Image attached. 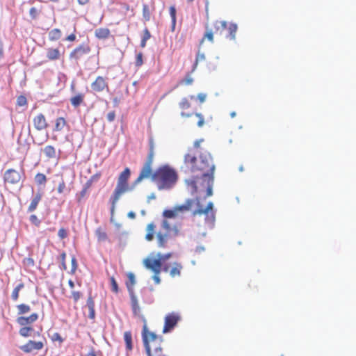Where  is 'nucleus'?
<instances>
[{
	"label": "nucleus",
	"instance_id": "nucleus-33",
	"mask_svg": "<svg viewBox=\"0 0 356 356\" xmlns=\"http://www.w3.org/2000/svg\"><path fill=\"white\" fill-rule=\"evenodd\" d=\"M95 234L99 241H105L108 239L106 232L101 227H98L95 231Z\"/></svg>",
	"mask_w": 356,
	"mask_h": 356
},
{
	"label": "nucleus",
	"instance_id": "nucleus-22",
	"mask_svg": "<svg viewBox=\"0 0 356 356\" xmlns=\"http://www.w3.org/2000/svg\"><path fill=\"white\" fill-rule=\"evenodd\" d=\"M94 34L99 40H106L110 37L111 31L108 28L100 27L95 29Z\"/></svg>",
	"mask_w": 356,
	"mask_h": 356
},
{
	"label": "nucleus",
	"instance_id": "nucleus-54",
	"mask_svg": "<svg viewBox=\"0 0 356 356\" xmlns=\"http://www.w3.org/2000/svg\"><path fill=\"white\" fill-rule=\"evenodd\" d=\"M136 65L137 67H140L143 65V54L141 52L138 53L137 55H136Z\"/></svg>",
	"mask_w": 356,
	"mask_h": 356
},
{
	"label": "nucleus",
	"instance_id": "nucleus-47",
	"mask_svg": "<svg viewBox=\"0 0 356 356\" xmlns=\"http://www.w3.org/2000/svg\"><path fill=\"white\" fill-rule=\"evenodd\" d=\"M71 263H72V268H71L70 273L74 274L77 269V267H78L77 261L74 256H73L72 257Z\"/></svg>",
	"mask_w": 356,
	"mask_h": 356
},
{
	"label": "nucleus",
	"instance_id": "nucleus-55",
	"mask_svg": "<svg viewBox=\"0 0 356 356\" xmlns=\"http://www.w3.org/2000/svg\"><path fill=\"white\" fill-rule=\"evenodd\" d=\"M60 262H61L62 268L63 270H66L67 269V265H66V263H65L66 253L65 252H63L60 254Z\"/></svg>",
	"mask_w": 356,
	"mask_h": 356
},
{
	"label": "nucleus",
	"instance_id": "nucleus-41",
	"mask_svg": "<svg viewBox=\"0 0 356 356\" xmlns=\"http://www.w3.org/2000/svg\"><path fill=\"white\" fill-rule=\"evenodd\" d=\"M204 179L207 180V196L209 197L212 195V184L213 182V175H212V181H210V176L204 177Z\"/></svg>",
	"mask_w": 356,
	"mask_h": 356
},
{
	"label": "nucleus",
	"instance_id": "nucleus-61",
	"mask_svg": "<svg viewBox=\"0 0 356 356\" xmlns=\"http://www.w3.org/2000/svg\"><path fill=\"white\" fill-rule=\"evenodd\" d=\"M30 220L36 225H38L40 224V220H38V217L35 215H31L30 216Z\"/></svg>",
	"mask_w": 356,
	"mask_h": 356
},
{
	"label": "nucleus",
	"instance_id": "nucleus-12",
	"mask_svg": "<svg viewBox=\"0 0 356 356\" xmlns=\"http://www.w3.org/2000/svg\"><path fill=\"white\" fill-rule=\"evenodd\" d=\"M91 88L95 92H101L104 90H108V84L106 79L102 76L96 77L95 81L91 83Z\"/></svg>",
	"mask_w": 356,
	"mask_h": 356
},
{
	"label": "nucleus",
	"instance_id": "nucleus-8",
	"mask_svg": "<svg viewBox=\"0 0 356 356\" xmlns=\"http://www.w3.org/2000/svg\"><path fill=\"white\" fill-rule=\"evenodd\" d=\"M144 266L153 272L154 275L152 279L156 284H159L161 282L159 274L161 273L162 268H161L160 260H153L152 257H147L143 261Z\"/></svg>",
	"mask_w": 356,
	"mask_h": 356
},
{
	"label": "nucleus",
	"instance_id": "nucleus-10",
	"mask_svg": "<svg viewBox=\"0 0 356 356\" xmlns=\"http://www.w3.org/2000/svg\"><path fill=\"white\" fill-rule=\"evenodd\" d=\"M179 320V315L175 312L166 315V316L165 317L163 332L167 333L170 332L177 325Z\"/></svg>",
	"mask_w": 356,
	"mask_h": 356
},
{
	"label": "nucleus",
	"instance_id": "nucleus-35",
	"mask_svg": "<svg viewBox=\"0 0 356 356\" xmlns=\"http://www.w3.org/2000/svg\"><path fill=\"white\" fill-rule=\"evenodd\" d=\"M18 310V314L22 315L31 312V307L29 305L26 304H20L17 306Z\"/></svg>",
	"mask_w": 356,
	"mask_h": 356
},
{
	"label": "nucleus",
	"instance_id": "nucleus-50",
	"mask_svg": "<svg viewBox=\"0 0 356 356\" xmlns=\"http://www.w3.org/2000/svg\"><path fill=\"white\" fill-rule=\"evenodd\" d=\"M203 141L202 139L197 140L194 142L193 147L192 148H189L188 149H196L198 152H204L200 148V143Z\"/></svg>",
	"mask_w": 356,
	"mask_h": 356
},
{
	"label": "nucleus",
	"instance_id": "nucleus-11",
	"mask_svg": "<svg viewBox=\"0 0 356 356\" xmlns=\"http://www.w3.org/2000/svg\"><path fill=\"white\" fill-rule=\"evenodd\" d=\"M22 175V172H18L14 169H8L4 173V181L9 184H17L21 181Z\"/></svg>",
	"mask_w": 356,
	"mask_h": 356
},
{
	"label": "nucleus",
	"instance_id": "nucleus-64",
	"mask_svg": "<svg viewBox=\"0 0 356 356\" xmlns=\"http://www.w3.org/2000/svg\"><path fill=\"white\" fill-rule=\"evenodd\" d=\"M89 309V314H88V317L90 318V319H94L95 317V307H92V308H88Z\"/></svg>",
	"mask_w": 356,
	"mask_h": 356
},
{
	"label": "nucleus",
	"instance_id": "nucleus-6",
	"mask_svg": "<svg viewBox=\"0 0 356 356\" xmlns=\"http://www.w3.org/2000/svg\"><path fill=\"white\" fill-rule=\"evenodd\" d=\"M153 159H154V152L152 148L151 149L146 161L143 165L138 177L135 179L133 183V186H135L140 184L143 180L146 179H151L152 181V177L154 175L153 170Z\"/></svg>",
	"mask_w": 356,
	"mask_h": 356
},
{
	"label": "nucleus",
	"instance_id": "nucleus-31",
	"mask_svg": "<svg viewBox=\"0 0 356 356\" xmlns=\"http://www.w3.org/2000/svg\"><path fill=\"white\" fill-rule=\"evenodd\" d=\"M227 28L228 29V32H229V34L227 35V38L229 39V40H235L236 38V31H237V26L236 24H230L229 25V26Z\"/></svg>",
	"mask_w": 356,
	"mask_h": 356
},
{
	"label": "nucleus",
	"instance_id": "nucleus-15",
	"mask_svg": "<svg viewBox=\"0 0 356 356\" xmlns=\"http://www.w3.org/2000/svg\"><path fill=\"white\" fill-rule=\"evenodd\" d=\"M33 123L35 129L38 131L44 130L48 127V123L46 118L42 113H40L33 118Z\"/></svg>",
	"mask_w": 356,
	"mask_h": 356
},
{
	"label": "nucleus",
	"instance_id": "nucleus-20",
	"mask_svg": "<svg viewBox=\"0 0 356 356\" xmlns=\"http://www.w3.org/2000/svg\"><path fill=\"white\" fill-rule=\"evenodd\" d=\"M63 54L64 51L60 53L58 48L50 47L47 49L46 56L49 60H59Z\"/></svg>",
	"mask_w": 356,
	"mask_h": 356
},
{
	"label": "nucleus",
	"instance_id": "nucleus-18",
	"mask_svg": "<svg viewBox=\"0 0 356 356\" xmlns=\"http://www.w3.org/2000/svg\"><path fill=\"white\" fill-rule=\"evenodd\" d=\"M42 192L38 191L32 197L30 204L28 207L27 211L29 213L33 212L38 207V204L42 198Z\"/></svg>",
	"mask_w": 356,
	"mask_h": 356
},
{
	"label": "nucleus",
	"instance_id": "nucleus-40",
	"mask_svg": "<svg viewBox=\"0 0 356 356\" xmlns=\"http://www.w3.org/2000/svg\"><path fill=\"white\" fill-rule=\"evenodd\" d=\"M179 108L182 110L188 109L191 107V104L189 102V99L186 97L181 99V102L179 104Z\"/></svg>",
	"mask_w": 356,
	"mask_h": 356
},
{
	"label": "nucleus",
	"instance_id": "nucleus-37",
	"mask_svg": "<svg viewBox=\"0 0 356 356\" xmlns=\"http://www.w3.org/2000/svg\"><path fill=\"white\" fill-rule=\"evenodd\" d=\"M151 38V34L149 30L146 28L143 31V35L140 42V47L144 48L146 46L147 41Z\"/></svg>",
	"mask_w": 356,
	"mask_h": 356
},
{
	"label": "nucleus",
	"instance_id": "nucleus-30",
	"mask_svg": "<svg viewBox=\"0 0 356 356\" xmlns=\"http://www.w3.org/2000/svg\"><path fill=\"white\" fill-rule=\"evenodd\" d=\"M43 152L48 159H53L56 156V149L52 145L44 147Z\"/></svg>",
	"mask_w": 356,
	"mask_h": 356
},
{
	"label": "nucleus",
	"instance_id": "nucleus-5",
	"mask_svg": "<svg viewBox=\"0 0 356 356\" xmlns=\"http://www.w3.org/2000/svg\"><path fill=\"white\" fill-rule=\"evenodd\" d=\"M195 201L196 209L192 212L193 216H205V222L207 224L212 225L215 221V211L213 210V204L211 202H208L204 207L200 201V198H196Z\"/></svg>",
	"mask_w": 356,
	"mask_h": 356
},
{
	"label": "nucleus",
	"instance_id": "nucleus-9",
	"mask_svg": "<svg viewBox=\"0 0 356 356\" xmlns=\"http://www.w3.org/2000/svg\"><path fill=\"white\" fill-rule=\"evenodd\" d=\"M91 51V48L88 44H81L75 47L69 54L70 60L78 62L85 55L88 54Z\"/></svg>",
	"mask_w": 356,
	"mask_h": 356
},
{
	"label": "nucleus",
	"instance_id": "nucleus-29",
	"mask_svg": "<svg viewBox=\"0 0 356 356\" xmlns=\"http://www.w3.org/2000/svg\"><path fill=\"white\" fill-rule=\"evenodd\" d=\"M101 177V173L100 172H97L95 175H93L92 176H91L90 177V179L86 182L85 185L83 186V187L86 188L87 189H90L92 186V184L95 181H97L99 178Z\"/></svg>",
	"mask_w": 356,
	"mask_h": 356
},
{
	"label": "nucleus",
	"instance_id": "nucleus-45",
	"mask_svg": "<svg viewBox=\"0 0 356 356\" xmlns=\"http://www.w3.org/2000/svg\"><path fill=\"white\" fill-rule=\"evenodd\" d=\"M110 282H111V291L115 293H118V291H119L118 285V283H117L115 279L114 278V277H111L110 278Z\"/></svg>",
	"mask_w": 356,
	"mask_h": 356
},
{
	"label": "nucleus",
	"instance_id": "nucleus-28",
	"mask_svg": "<svg viewBox=\"0 0 356 356\" xmlns=\"http://www.w3.org/2000/svg\"><path fill=\"white\" fill-rule=\"evenodd\" d=\"M84 100V95L79 93L70 99L71 104L74 107L79 106Z\"/></svg>",
	"mask_w": 356,
	"mask_h": 356
},
{
	"label": "nucleus",
	"instance_id": "nucleus-62",
	"mask_svg": "<svg viewBox=\"0 0 356 356\" xmlns=\"http://www.w3.org/2000/svg\"><path fill=\"white\" fill-rule=\"evenodd\" d=\"M52 340L63 342V339L59 333H54V335L52 336Z\"/></svg>",
	"mask_w": 356,
	"mask_h": 356
},
{
	"label": "nucleus",
	"instance_id": "nucleus-17",
	"mask_svg": "<svg viewBox=\"0 0 356 356\" xmlns=\"http://www.w3.org/2000/svg\"><path fill=\"white\" fill-rule=\"evenodd\" d=\"M38 319V314L33 313L29 316H19L17 322L22 326H27L35 322Z\"/></svg>",
	"mask_w": 356,
	"mask_h": 356
},
{
	"label": "nucleus",
	"instance_id": "nucleus-27",
	"mask_svg": "<svg viewBox=\"0 0 356 356\" xmlns=\"http://www.w3.org/2000/svg\"><path fill=\"white\" fill-rule=\"evenodd\" d=\"M124 340L126 344V348L127 350L130 351L133 349V343H132V334L130 331H126L124 333Z\"/></svg>",
	"mask_w": 356,
	"mask_h": 356
},
{
	"label": "nucleus",
	"instance_id": "nucleus-4",
	"mask_svg": "<svg viewBox=\"0 0 356 356\" xmlns=\"http://www.w3.org/2000/svg\"><path fill=\"white\" fill-rule=\"evenodd\" d=\"M130 176V169L129 168H125L118 178L116 187L109 199V202L111 204V212L112 215L115 211L116 204L122 195L125 193L131 191L133 187H134V186L132 187L129 186V179Z\"/></svg>",
	"mask_w": 356,
	"mask_h": 356
},
{
	"label": "nucleus",
	"instance_id": "nucleus-51",
	"mask_svg": "<svg viewBox=\"0 0 356 356\" xmlns=\"http://www.w3.org/2000/svg\"><path fill=\"white\" fill-rule=\"evenodd\" d=\"M65 189H66V184H65V181L62 179L61 181L59 183V184L58 186L57 191L59 194H61V193H64Z\"/></svg>",
	"mask_w": 356,
	"mask_h": 356
},
{
	"label": "nucleus",
	"instance_id": "nucleus-7",
	"mask_svg": "<svg viewBox=\"0 0 356 356\" xmlns=\"http://www.w3.org/2000/svg\"><path fill=\"white\" fill-rule=\"evenodd\" d=\"M143 342L145 348L146 353H149L152 350V343L160 345L162 339L155 333L150 332L147 329V320L143 319V327L142 331Z\"/></svg>",
	"mask_w": 356,
	"mask_h": 356
},
{
	"label": "nucleus",
	"instance_id": "nucleus-19",
	"mask_svg": "<svg viewBox=\"0 0 356 356\" xmlns=\"http://www.w3.org/2000/svg\"><path fill=\"white\" fill-rule=\"evenodd\" d=\"M195 201L192 199H188L185 201L184 204L175 206L177 213L179 215L180 213H185L190 211L194 205Z\"/></svg>",
	"mask_w": 356,
	"mask_h": 356
},
{
	"label": "nucleus",
	"instance_id": "nucleus-13",
	"mask_svg": "<svg viewBox=\"0 0 356 356\" xmlns=\"http://www.w3.org/2000/svg\"><path fill=\"white\" fill-rule=\"evenodd\" d=\"M182 268V265L178 262H174L171 266L168 264H165L162 267V270L164 272L169 273L172 277L180 276Z\"/></svg>",
	"mask_w": 356,
	"mask_h": 356
},
{
	"label": "nucleus",
	"instance_id": "nucleus-1",
	"mask_svg": "<svg viewBox=\"0 0 356 356\" xmlns=\"http://www.w3.org/2000/svg\"><path fill=\"white\" fill-rule=\"evenodd\" d=\"M163 219L161 220L159 230H156V225L152 222L147 225L145 238L147 241L156 240L157 247L167 249L175 245L176 238L183 235L181 224L172 225L168 219L175 218L178 216L175 207L172 209H166L163 211Z\"/></svg>",
	"mask_w": 356,
	"mask_h": 356
},
{
	"label": "nucleus",
	"instance_id": "nucleus-52",
	"mask_svg": "<svg viewBox=\"0 0 356 356\" xmlns=\"http://www.w3.org/2000/svg\"><path fill=\"white\" fill-rule=\"evenodd\" d=\"M26 104H27V100H26V98L24 96L21 95V96L17 97V104L18 106H25V105H26Z\"/></svg>",
	"mask_w": 356,
	"mask_h": 356
},
{
	"label": "nucleus",
	"instance_id": "nucleus-46",
	"mask_svg": "<svg viewBox=\"0 0 356 356\" xmlns=\"http://www.w3.org/2000/svg\"><path fill=\"white\" fill-rule=\"evenodd\" d=\"M23 264L28 267V268H30V267H33L35 265V261L33 260V258L31 257H27V258H24L23 259Z\"/></svg>",
	"mask_w": 356,
	"mask_h": 356
},
{
	"label": "nucleus",
	"instance_id": "nucleus-58",
	"mask_svg": "<svg viewBox=\"0 0 356 356\" xmlns=\"http://www.w3.org/2000/svg\"><path fill=\"white\" fill-rule=\"evenodd\" d=\"M87 307L88 308L95 307V301L91 296H89L87 299Z\"/></svg>",
	"mask_w": 356,
	"mask_h": 356
},
{
	"label": "nucleus",
	"instance_id": "nucleus-34",
	"mask_svg": "<svg viewBox=\"0 0 356 356\" xmlns=\"http://www.w3.org/2000/svg\"><path fill=\"white\" fill-rule=\"evenodd\" d=\"M35 180L38 185H44L47 181V177L43 173H38L35 177Z\"/></svg>",
	"mask_w": 356,
	"mask_h": 356
},
{
	"label": "nucleus",
	"instance_id": "nucleus-39",
	"mask_svg": "<svg viewBox=\"0 0 356 356\" xmlns=\"http://www.w3.org/2000/svg\"><path fill=\"white\" fill-rule=\"evenodd\" d=\"M24 285L23 283L18 284L13 291L12 298L13 300H17L19 298V291L24 288Z\"/></svg>",
	"mask_w": 356,
	"mask_h": 356
},
{
	"label": "nucleus",
	"instance_id": "nucleus-36",
	"mask_svg": "<svg viewBox=\"0 0 356 356\" xmlns=\"http://www.w3.org/2000/svg\"><path fill=\"white\" fill-rule=\"evenodd\" d=\"M33 330L32 327L30 326H23L20 328L19 332V334L24 337H28L31 335V332Z\"/></svg>",
	"mask_w": 356,
	"mask_h": 356
},
{
	"label": "nucleus",
	"instance_id": "nucleus-59",
	"mask_svg": "<svg viewBox=\"0 0 356 356\" xmlns=\"http://www.w3.org/2000/svg\"><path fill=\"white\" fill-rule=\"evenodd\" d=\"M115 118V111H111L107 114V120L108 122H113L114 121Z\"/></svg>",
	"mask_w": 356,
	"mask_h": 356
},
{
	"label": "nucleus",
	"instance_id": "nucleus-42",
	"mask_svg": "<svg viewBox=\"0 0 356 356\" xmlns=\"http://www.w3.org/2000/svg\"><path fill=\"white\" fill-rule=\"evenodd\" d=\"M147 356H166L163 354L162 348L160 346L156 347L153 352H152V350H149V353H147Z\"/></svg>",
	"mask_w": 356,
	"mask_h": 356
},
{
	"label": "nucleus",
	"instance_id": "nucleus-3",
	"mask_svg": "<svg viewBox=\"0 0 356 356\" xmlns=\"http://www.w3.org/2000/svg\"><path fill=\"white\" fill-rule=\"evenodd\" d=\"M178 174L172 167L165 165L160 166L154 172L152 181L159 190H170L177 182Z\"/></svg>",
	"mask_w": 356,
	"mask_h": 356
},
{
	"label": "nucleus",
	"instance_id": "nucleus-43",
	"mask_svg": "<svg viewBox=\"0 0 356 356\" xmlns=\"http://www.w3.org/2000/svg\"><path fill=\"white\" fill-rule=\"evenodd\" d=\"M143 16L146 21L150 19V9L149 6L144 4L143 6Z\"/></svg>",
	"mask_w": 356,
	"mask_h": 356
},
{
	"label": "nucleus",
	"instance_id": "nucleus-21",
	"mask_svg": "<svg viewBox=\"0 0 356 356\" xmlns=\"http://www.w3.org/2000/svg\"><path fill=\"white\" fill-rule=\"evenodd\" d=\"M209 26L213 29L214 34L221 35L223 31L227 29V22L225 21L216 20Z\"/></svg>",
	"mask_w": 356,
	"mask_h": 356
},
{
	"label": "nucleus",
	"instance_id": "nucleus-16",
	"mask_svg": "<svg viewBox=\"0 0 356 356\" xmlns=\"http://www.w3.org/2000/svg\"><path fill=\"white\" fill-rule=\"evenodd\" d=\"M131 305L134 315L136 317L139 318L143 322V319L146 320L145 317L141 313V309L139 306L137 297L135 294H131Z\"/></svg>",
	"mask_w": 356,
	"mask_h": 356
},
{
	"label": "nucleus",
	"instance_id": "nucleus-53",
	"mask_svg": "<svg viewBox=\"0 0 356 356\" xmlns=\"http://www.w3.org/2000/svg\"><path fill=\"white\" fill-rule=\"evenodd\" d=\"M195 116L198 118L197 126L199 127H203V125L204 124V116L201 113H195Z\"/></svg>",
	"mask_w": 356,
	"mask_h": 356
},
{
	"label": "nucleus",
	"instance_id": "nucleus-24",
	"mask_svg": "<svg viewBox=\"0 0 356 356\" xmlns=\"http://www.w3.org/2000/svg\"><path fill=\"white\" fill-rule=\"evenodd\" d=\"M205 28H206V31H205V33H204L203 38H202V40L200 41V44H203V42H204V40L206 39L207 40H209L211 43H213V41H214V39H213V35H214L213 29V28H210L209 24H207Z\"/></svg>",
	"mask_w": 356,
	"mask_h": 356
},
{
	"label": "nucleus",
	"instance_id": "nucleus-44",
	"mask_svg": "<svg viewBox=\"0 0 356 356\" xmlns=\"http://www.w3.org/2000/svg\"><path fill=\"white\" fill-rule=\"evenodd\" d=\"M171 256H172L171 253H168V254H158V258L157 259L153 258V260H160L161 268H162L163 266V261L167 260V259H168Z\"/></svg>",
	"mask_w": 356,
	"mask_h": 356
},
{
	"label": "nucleus",
	"instance_id": "nucleus-23",
	"mask_svg": "<svg viewBox=\"0 0 356 356\" xmlns=\"http://www.w3.org/2000/svg\"><path fill=\"white\" fill-rule=\"evenodd\" d=\"M136 284V278L133 273H127V281L126 282V286L129 293V295L134 294V286Z\"/></svg>",
	"mask_w": 356,
	"mask_h": 356
},
{
	"label": "nucleus",
	"instance_id": "nucleus-48",
	"mask_svg": "<svg viewBox=\"0 0 356 356\" xmlns=\"http://www.w3.org/2000/svg\"><path fill=\"white\" fill-rule=\"evenodd\" d=\"M88 191L89 190L87 189L86 188L83 187L82 190L80 191V193H79V195L77 196V201L81 202L86 197Z\"/></svg>",
	"mask_w": 356,
	"mask_h": 356
},
{
	"label": "nucleus",
	"instance_id": "nucleus-32",
	"mask_svg": "<svg viewBox=\"0 0 356 356\" xmlns=\"http://www.w3.org/2000/svg\"><path fill=\"white\" fill-rule=\"evenodd\" d=\"M170 11V15L172 19V26H171V30L172 31H175L176 22H177V17H176V8L174 6H171L169 9Z\"/></svg>",
	"mask_w": 356,
	"mask_h": 356
},
{
	"label": "nucleus",
	"instance_id": "nucleus-2",
	"mask_svg": "<svg viewBox=\"0 0 356 356\" xmlns=\"http://www.w3.org/2000/svg\"><path fill=\"white\" fill-rule=\"evenodd\" d=\"M184 168L186 172L193 174L194 179L186 182L195 191H197L196 179L210 176V181H212L215 165L211 154L207 151L198 152L196 149H188L184 156Z\"/></svg>",
	"mask_w": 356,
	"mask_h": 356
},
{
	"label": "nucleus",
	"instance_id": "nucleus-49",
	"mask_svg": "<svg viewBox=\"0 0 356 356\" xmlns=\"http://www.w3.org/2000/svg\"><path fill=\"white\" fill-rule=\"evenodd\" d=\"M204 58H205V56H204V54H200V52L197 53V56H196V59H195V62L194 63L193 71L195 70V67L197 65L198 62L204 60Z\"/></svg>",
	"mask_w": 356,
	"mask_h": 356
},
{
	"label": "nucleus",
	"instance_id": "nucleus-56",
	"mask_svg": "<svg viewBox=\"0 0 356 356\" xmlns=\"http://www.w3.org/2000/svg\"><path fill=\"white\" fill-rule=\"evenodd\" d=\"M82 296V293L80 291H72V297L75 302H76Z\"/></svg>",
	"mask_w": 356,
	"mask_h": 356
},
{
	"label": "nucleus",
	"instance_id": "nucleus-63",
	"mask_svg": "<svg viewBox=\"0 0 356 356\" xmlns=\"http://www.w3.org/2000/svg\"><path fill=\"white\" fill-rule=\"evenodd\" d=\"M76 39V36L74 33H71L68 36L66 37L65 40L70 42H74Z\"/></svg>",
	"mask_w": 356,
	"mask_h": 356
},
{
	"label": "nucleus",
	"instance_id": "nucleus-57",
	"mask_svg": "<svg viewBox=\"0 0 356 356\" xmlns=\"http://www.w3.org/2000/svg\"><path fill=\"white\" fill-rule=\"evenodd\" d=\"M58 236L61 238H65L67 236V230L65 228H60L58 230Z\"/></svg>",
	"mask_w": 356,
	"mask_h": 356
},
{
	"label": "nucleus",
	"instance_id": "nucleus-38",
	"mask_svg": "<svg viewBox=\"0 0 356 356\" xmlns=\"http://www.w3.org/2000/svg\"><path fill=\"white\" fill-rule=\"evenodd\" d=\"M193 83V77L191 76V74H188L186 75L184 79H183L182 80L179 81L178 86H181V85L189 86V85H191Z\"/></svg>",
	"mask_w": 356,
	"mask_h": 356
},
{
	"label": "nucleus",
	"instance_id": "nucleus-14",
	"mask_svg": "<svg viewBox=\"0 0 356 356\" xmlns=\"http://www.w3.org/2000/svg\"><path fill=\"white\" fill-rule=\"evenodd\" d=\"M43 347V342L30 340L26 344L22 346L20 349L24 353H29L33 350H40L42 349Z\"/></svg>",
	"mask_w": 356,
	"mask_h": 356
},
{
	"label": "nucleus",
	"instance_id": "nucleus-26",
	"mask_svg": "<svg viewBox=\"0 0 356 356\" xmlns=\"http://www.w3.org/2000/svg\"><path fill=\"white\" fill-rule=\"evenodd\" d=\"M66 125V120L63 117H59L56 120L54 131L57 132L61 131Z\"/></svg>",
	"mask_w": 356,
	"mask_h": 356
},
{
	"label": "nucleus",
	"instance_id": "nucleus-60",
	"mask_svg": "<svg viewBox=\"0 0 356 356\" xmlns=\"http://www.w3.org/2000/svg\"><path fill=\"white\" fill-rule=\"evenodd\" d=\"M207 98V95L204 93H199L197 95V99L200 101V103H203L205 102Z\"/></svg>",
	"mask_w": 356,
	"mask_h": 356
},
{
	"label": "nucleus",
	"instance_id": "nucleus-25",
	"mask_svg": "<svg viewBox=\"0 0 356 356\" xmlns=\"http://www.w3.org/2000/svg\"><path fill=\"white\" fill-rule=\"evenodd\" d=\"M62 36V32L59 29H54L48 33V38L51 42L58 40Z\"/></svg>",
	"mask_w": 356,
	"mask_h": 356
}]
</instances>
